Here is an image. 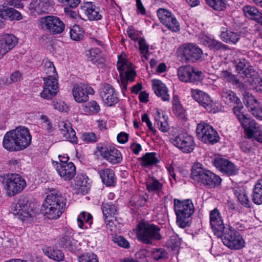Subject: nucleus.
Masks as SVG:
<instances>
[{"instance_id": "obj_56", "label": "nucleus", "mask_w": 262, "mask_h": 262, "mask_svg": "<svg viewBox=\"0 0 262 262\" xmlns=\"http://www.w3.org/2000/svg\"><path fill=\"white\" fill-rule=\"evenodd\" d=\"M99 136L92 132L85 133L82 135V139L87 143H94L97 141Z\"/></svg>"}, {"instance_id": "obj_55", "label": "nucleus", "mask_w": 262, "mask_h": 262, "mask_svg": "<svg viewBox=\"0 0 262 262\" xmlns=\"http://www.w3.org/2000/svg\"><path fill=\"white\" fill-rule=\"evenodd\" d=\"M209 48H210L211 50L216 51L220 50L225 51L228 50L229 47L228 46L223 44L220 41L215 40L213 38Z\"/></svg>"}, {"instance_id": "obj_50", "label": "nucleus", "mask_w": 262, "mask_h": 262, "mask_svg": "<svg viewBox=\"0 0 262 262\" xmlns=\"http://www.w3.org/2000/svg\"><path fill=\"white\" fill-rule=\"evenodd\" d=\"M168 253L163 248H155L151 251V256L156 260H161L167 258Z\"/></svg>"}, {"instance_id": "obj_13", "label": "nucleus", "mask_w": 262, "mask_h": 262, "mask_svg": "<svg viewBox=\"0 0 262 262\" xmlns=\"http://www.w3.org/2000/svg\"><path fill=\"white\" fill-rule=\"evenodd\" d=\"M157 13L161 23L166 27L173 32L179 31V23L170 11L160 8L157 10Z\"/></svg>"}, {"instance_id": "obj_23", "label": "nucleus", "mask_w": 262, "mask_h": 262, "mask_svg": "<svg viewBox=\"0 0 262 262\" xmlns=\"http://www.w3.org/2000/svg\"><path fill=\"white\" fill-rule=\"evenodd\" d=\"M58 127L66 139L73 143H77L78 142L77 137L76 136V133L72 127L71 123L68 121H60L58 123Z\"/></svg>"}, {"instance_id": "obj_64", "label": "nucleus", "mask_w": 262, "mask_h": 262, "mask_svg": "<svg viewBox=\"0 0 262 262\" xmlns=\"http://www.w3.org/2000/svg\"><path fill=\"white\" fill-rule=\"evenodd\" d=\"M147 195H140L134 199V201L136 202V206L138 207H142L144 206L147 200Z\"/></svg>"}, {"instance_id": "obj_61", "label": "nucleus", "mask_w": 262, "mask_h": 262, "mask_svg": "<svg viewBox=\"0 0 262 262\" xmlns=\"http://www.w3.org/2000/svg\"><path fill=\"white\" fill-rule=\"evenodd\" d=\"M174 210L177 215V224L180 227V200L174 199Z\"/></svg>"}, {"instance_id": "obj_26", "label": "nucleus", "mask_w": 262, "mask_h": 262, "mask_svg": "<svg viewBox=\"0 0 262 262\" xmlns=\"http://www.w3.org/2000/svg\"><path fill=\"white\" fill-rule=\"evenodd\" d=\"M221 75L225 81L231 83L238 89L243 93L244 97L248 94L246 85L241 82L235 75L232 74L231 72L227 70L223 71Z\"/></svg>"}, {"instance_id": "obj_63", "label": "nucleus", "mask_w": 262, "mask_h": 262, "mask_svg": "<svg viewBox=\"0 0 262 262\" xmlns=\"http://www.w3.org/2000/svg\"><path fill=\"white\" fill-rule=\"evenodd\" d=\"M139 49L141 54H147L149 52V46L144 38H140L139 41Z\"/></svg>"}, {"instance_id": "obj_62", "label": "nucleus", "mask_w": 262, "mask_h": 262, "mask_svg": "<svg viewBox=\"0 0 262 262\" xmlns=\"http://www.w3.org/2000/svg\"><path fill=\"white\" fill-rule=\"evenodd\" d=\"M114 241L118 246L124 248H128L129 247V244L128 241L125 239L123 236H119L115 237Z\"/></svg>"}, {"instance_id": "obj_41", "label": "nucleus", "mask_w": 262, "mask_h": 262, "mask_svg": "<svg viewBox=\"0 0 262 262\" xmlns=\"http://www.w3.org/2000/svg\"><path fill=\"white\" fill-rule=\"evenodd\" d=\"M43 251L50 258L56 261L62 260L64 257V254L60 250L54 249L53 247H46L43 249Z\"/></svg>"}, {"instance_id": "obj_9", "label": "nucleus", "mask_w": 262, "mask_h": 262, "mask_svg": "<svg viewBox=\"0 0 262 262\" xmlns=\"http://www.w3.org/2000/svg\"><path fill=\"white\" fill-rule=\"evenodd\" d=\"M117 65V69L120 73L122 92L124 95L127 90L128 82H132L134 81L136 73L132 69V63L128 61L118 62Z\"/></svg>"}, {"instance_id": "obj_51", "label": "nucleus", "mask_w": 262, "mask_h": 262, "mask_svg": "<svg viewBox=\"0 0 262 262\" xmlns=\"http://www.w3.org/2000/svg\"><path fill=\"white\" fill-rule=\"evenodd\" d=\"M245 78H247V81L252 83L254 79L257 77V73L254 71L252 67L248 66L243 72Z\"/></svg>"}, {"instance_id": "obj_11", "label": "nucleus", "mask_w": 262, "mask_h": 262, "mask_svg": "<svg viewBox=\"0 0 262 262\" xmlns=\"http://www.w3.org/2000/svg\"><path fill=\"white\" fill-rule=\"evenodd\" d=\"M44 85L43 90L40 93L41 97L50 99L56 95L59 91L57 79L52 75L48 76L43 78Z\"/></svg>"}, {"instance_id": "obj_15", "label": "nucleus", "mask_w": 262, "mask_h": 262, "mask_svg": "<svg viewBox=\"0 0 262 262\" xmlns=\"http://www.w3.org/2000/svg\"><path fill=\"white\" fill-rule=\"evenodd\" d=\"M97 148L100 155L113 164L119 163L122 160L121 152L114 147L98 145Z\"/></svg>"}, {"instance_id": "obj_53", "label": "nucleus", "mask_w": 262, "mask_h": 262, "mask_svg": "<svg viewBox=\"0 0 262 262\" xmlns=\"http://www.w3.org/2000/svg\"><path fill=\"white\" fill-rule=\"evenodd\" d=\"M235 104L236 105L233 108V112L238 120L241 122L246 117L241 111L244 106L241 100L235 103Z\"/></svg>"}, {"instance_id": "obj_45", "label": "nucleus", "mask_w": 262, "mask_h": 262, "mask_svg": "<svg viewBox=\"0 0 262 262\" xmlns=\"http://www.w3.org/2000/svg\"><path fill=\"white\" fill-rule=\"evenodd\" d=\"M243 12L247 17L256 21L261 13L254 7L246 6L243 8Z\"/></svg>"}, {"instance_id": "obj_17", "label": "nucleus", "mask_w": 262, "mask_h": 262, "mask_svg": "<svg viewBox=\"0 0 262 262\" xmlns=\"http://www.w3.org/2000/svg\"><path fill=\"white\" fill-rule=\"evenodd\" d=\"M100 96L104 103L109 106L116 104L119 100L114 88L110 84L102 85L100 90Z\"/></svg>"}, {"instance_id": "obj_6", "label": "nucleus", "mask_w": 262, "mask_h": 262, "mask_svg": "<svg viewBox=\"0 0 262 262\" xmlns=\"http://www.w3.org/2000/svg\"><path fill=\"white\" fill-rule=\"evenodd\" d=\"M231 226L222 231V235H216L222 238L223 244L231 249L238 250L244 247L245 242L240 234Z\"/></svg>"}, {"instance_id": "obj_37", "label": "nucleus", "mask_w": 262, "mask_h": 262, "mask_svg": "<svg viewBox=\"0 0 262 262\" xmlns=\"http://www.w3.org/2000/svg\"><path fill=\"white\" fill-rule=\"evenodd\" d=\"M253 202L257 205L262 204V178L258 180L253 189L252 195Z\"/></svg>"}, {"instance_id": "obj_5", "label": "nucleus", "mask_w": 262, "mask_h": 262, "mask_svg": "<svg viewBox=\"0 0 262 262\" xmlns=\"http://www.w3.org/2000/svg\"><path fill=\"white\" fill-rule=\"evenodd\" d=\"M191 177L195 181L208 188L217 186L222 181L220 177L210 171L199 167L192 170Z\"/></svg>"}, {"instance_id": "obj_8", "label": "nucleus", "mask_w": 262, "mask_h": 262, "mask_svg": "<svg viewBox=\"0 0 262 262\" xmlns=\"http://www.w3.org/2000/svg\"><path fill=\"white\" fill-rule=\"evenodd\" d=\"M13 213L23 221H31L35 217L36 212L25 198L19 199L12 208Z\"/></svg>"}, {"instance_id": "obj_33", "label": "nucleus", "mask_w": 262, "mask_h": 262, "mask_svg": "<svg viewBox=\"0 0 262 262\" xmlns=\"http://www.w3.org/2000/svg\"><path fill=\"white\" fill-rule=\"evenodd\" d=\"M99 174L104 184L106 186H114L116 182L114 171L110 168L101 170Z\"/></svg>"}, {"instance_id": "obj_46", "label": "nucleus", "mask_w": 262, "mask_h": 262, "mask_svg": "<svg viewBox=\"0 0 262 262\" xmlns=\"http://www.w3.org/2000/svg\"><path fill=\"white\" fill-rule=\"evenodd\" d=\"M70 37L72 40L79 41L82 40L84 37V31L78 25H75L71 29Z\"/></svg>"}, {"instance_id": "obj_16", "label": "nucleus", "mask_w": 262, "mask_h": 262, "mask_svg": "<svg viewBox=\"0 0 262 262\" xmlns=\"http://www.w3.org/2000/svg\"><path fill=\"white\" fill-rule=\"evenodd\" d=\"M194 211V205L191 200L181 201V228L190 226Z\"/></svg>"}, {"instance_id": "obj_59", "label": "nucleus", "mask_w": 262, "mask_h": 262, "mask_svg": "<svg viewBox=\"0 0 262 262\" xmlns=\"http://www.w3.org/2000/svg\"><path fill=\"white\" fill-rule=\"evenodd\" d=\"M172 111L177 116H180V102L179 96L174 95L172 99Z\"/></svg>"}, {"instance_id": "obj_2", "label": "nucleus", "mask_w": 262, "mask_h": 262, "mask_svg": "<svg viewBox=\"0 0 262 262\" xmlns=\"http://www.w3.org/2000/svg\"><path fill=\"white\" fill-rule=\"evenodd\" d=\"M48 189L49 193L41 207V211L49 219L56 220L65 210L66 199L56 189L51 188Z\"/></svg>"}, {"instance_id": "obj_1", "label": "nucleus", "mask_w": 262, "mask_h": 262, "mask_svg": "<svg viewBox=\"0 0 262 262\" xmlns=\"http://www.w3.org/2000/svg\"><path fill=\"white\" fill-rule=\"evenodd\" d=\"M31 142L29 130L24 127H18L7 132L4 136L3 146L10 151H20L27 148Z\"/></svg>"}, {"instance_id": "obj_58", "label": "nucleus", "mask_w": 262, "mask_h": 262, "mask_svg": "<svg viewBox=\"0 0 262 262\" xmlns=\"http://www.w3.org/2000/svg\"><path fill=\"white\" fill-rule=\"evenodd\" d=\"M44 71L48 76L52 75V77H54L56 75V70L54 64L53 62L49 61L45 62Z\"/></svg>"}, {"instance_id": "obj_44", "label": "nucleus", "mask_w": 262, "mask_h": 262, "mask_svg": "<svg viewBox=\"0 0 262 262\" xmlns=\"http://www.w3.org/2000/svg\"><path fill=\"white\" fill-rule=\"evenodd\" d=\"M146 186L149 191L158 192L162 188V184L154 177L149 178L147 180Z\"/></svg>"}, {"instance_id": "obj_18", "label": "nucleus", "mask_w": 262, "mask_h": 262, "mask_svg": "<svg viewBox=\"0 0 262 262\" xmlns=\"http://www.w3.org/2000/svg\"><path fill=\"white\" fill-rule=\"evenodd\" d=\"M72 92L74 99L78 103L86 101L88 100V95L94 94V91L91 87L82 83L74 85Z\"/></svg>"}, {"instance_id": "obj_29", "label": "nucleus", "mask_w": 262, "mask_h": 262, "mask_svg": "<svg viewBox=\"0 0 262 262\" xmlns=\"http://www.w3.org/2000/svg\"><path fill=\"white\" fill-rule=\"evenodd\" d=\"M52 8V2L50 0H35L30 5V9L38 13H48Z\"/></svg>"}, {"instance_id": "obj_32", "label": "nucleus", "mask_w": 262, "mask_h": 262, "mask_svg": "<svg viewBox=\"0 0 262 262\" xmlns=\"http://www.w3.org/2000/svg\"><path fill=\"white\" fill-rule=\"evenodd\" d=\"M168 117L165 113L160 110H157L155 114V123L157 124L159 130L165 133L169 129L167 123Z\"/></svg>"}, {"instance_id": "obj_12", "label": "nucleus", "mask_w": 262, "mask_h": 262, "mask_svg": "<svg viewBox=\"0 0 262 262\" xmlns=\"http://www.w3.org/2000/svg\"><path fill=\"white\" fill-rule=\"evenodd\" d=\"M212 163L221 172L227 176L235 175L238 172L237 167L233 163L221 156L215 157Z\"/></svg>"}, {"instance_id": "obj_21", "label": "nucleus", "mask_w": 262, "mask_h": 262, "mask_svg": "<svg viewBox=\"0 0 262 262\" xmlns=\"http://www.w3.org/2000/svg\"><path fill=\"white\" fill-rule=\"evenodd\" d=\"M210 223L211 228L216 235H222V231L227 227L225 226L221 214L217 209H214L210 211Z\"/></svg>"}, {"instance_id": "obj_19", "label": "nucleus", "mask_w": 262, "mask_h": 262, "mask_svg": "<svg viewBox=\"0 0 262 262\" xmlns=\"http://www.w3.org/2000/svg\"><path fill=\"white\" fill-rule=\"evenodd\" d=\"M203 79V74L201 71H195L189 65L181 66V81L198 82Z\"/></svg>"}, {"instance_id": "obj_31", "label": "nucleus", "mask_w": 262, "mask_h": 262, "mask_svg": "<svg viewBox=\"0 0 262 262\" xmlns=\"http://www.w3.org/2000/svg\"><path fill=\"white\" fill-rule=\"evenodd\" d=\"M76 193L85 194L88 193L90 185L88 183V178L84 175H78L75 179Z\"/></svg>"}, {"instance_id": "obj_4", "label": "nucleus", "mask_w": 262, "mask_h": 262, "mask_svg": "<svg viewBox=\"0 0 262 262\" xmlns=\"http://www.w3.org/2000/svg\"><path fill=\"white\" fill-rule=\"evenodd\" d=\"M0 181L4 184L7 193L10 196L20 193L26 186L25 180L17 173L1 176Z\"/></svg>"}, {"instance_id": "obj_36", "label": "nucleus", "mask_w": 262, "mask_h": 262, "mask_svg": "<svg viewBox=\"0 0 262 262\" xmlns=\"http://www.w3.org/2000/svg\"><path fill=\"white\" fill-rule=\"evenodd\" d=\"M77 222L79 227L88 229L91 227L93 223L92 215L88 212H81L77 217Z\"/></svg>"}, {"instance_id": "obj_40", "label": "nucleus", "mask_w": 262, "mask_h": 262, "mask_svg": "<svg viewBox=\"0 0 262 262\" xmlns=\"http://www.w3.org/2000/svg\"><path fill=\"white\" fill-rule=\"evenodd\" d=\"M222 98L223 100L229 105H235V103L240 101V99L235 93L231 90L227 89L223 91Z\"/></svg>"}, {"instance_id": "obj_47", "label": "nucleus", "mask_w": 262, "mask_h": 262, "mask_svg": "<svg viewBox=\"0 0 262 262\" xmlns=\"http://www.w3.org/2000/svg\"><path fill=\"white\" fill-rule=\"evenodd\" d=\"M207 4L216 11H223L226 8V0H205Z\"/></svg>"}, {"instance_id": "obj_10", "label": "nucleus", "mask_w": 262, "mask_h": 262, "mask_svg": "<svg viewBox=\"0 0 262 262\" xmlns=\"http://www.w3.org/2000/svg\"><path fill=\"white\" fill-rule=\"evenodd\" d=\"M196 133L198 137L206 143L214 144L217 143L220 139L217 132L204 122L198 124Z\"/></svg>"}, {"instance_id": "obj_30", "label": "nucleus", "mask_w": 262, "mask_h": 262, "mask_svg": "<svg viewBox=\"0 0 262 262\" xmlns=\"http://www.w3.org/2000/svg\"><path fill=\"white\" fill-rule=\"evenodd\" d=\"M71 233L70 232L61 237L58 241V244L68 251L74 252L77 249V241L73 238Z\"/></svg>"}, {"instance_id": "obj_14", "label": "nucleus", "mask_w": 262, "mask_h": 262, "mask_svg": "<svg viewBox=\"0 0 262 262\" xmlns=\"http://www.w3.org/2000/svg\"><path fill=\"white\" fill-rule=\"evenodd\" d=\"M182 56L181 60L194 62L200 59L203 54V51L199 47L192 43H185L181 47Z\"/></svg>"}, {"instance_id": "obj_22", "label": "nucleus", "mask_w": 262, "mask_h": 262, "mask_svg": "<svg viewBox=\"0 0 262 262\" xmlns=\"http://www.w3.org/2000/svg\"><path fill=\"white\" fill-rule=\"evenodd\" d=\"M191 95L192 98L207 111H211L213 102L207 94L198 89H192Z\"/></svg>"}, {"instance_id": "obj_39", "label": "nucleus", "mask_w": 262, "mask_h": 262, "mask_svg": "<svg viewBox=\"0 0 262 262\" xmlns=\"http://www.w3.org/2000/svg\"><path fill=\"white\" fill-rule=\"evenodd\" d=\"M233 191L235 195L237 198L238 201L242 205L247 208L250 207V201L244 189L239 187H236L233 189Z\"/></svg>"}, {"instance_id": "obj_57", "label": "nucleus", "mask_w": 262, "mask_h": 262, "mask_svg": "<svg viewBox=\"0 0 262 262\" xmlns=\"http://www.w3.org/2000/svg\"><path fill=\"white\" fill-rule=\"evenodd\" d=\"M80 262H98L96 255L93 253H88L79 257Z\"/></svg>"}, {"instance_id": "obj_48", "label": "nucleus", "mask_w": 262, "mask_h": 262, "mask_svg": "<svg viewBox=\"0 0 262 262\" xmlns=\"http://www.w3.org/2000/svg\"><path fill=\"white\" fill-rule=\"evenodd\" d=\"M82 110L85 113H97L100 106L95 101H92L82 105Z\"/></svg>"}, {"instance_id": "obj_25", "label": "nucleus", "mask_w": 262, "mask_h": 262, "mask_svg": "<svg viewBox=\"0 0 262 262\" xmlns=\"http://www.w3.org/2000/svg\"><path fill=\"white\" fill-rule=\"evenodd\" d=\"M54 167L60 177L65 181L71 180L76 174V167L72 162Z\"/></svg>"}, {"instance_id": "obj_27", "label": "nucleus", "mask_w": 262, "mask_h": 262, "mask_svg": "<svg viewBox=\"0 0 262 262\" xmlns=\"http://www.w3.org/2000/svg\"><path fill=\"white\" fill-rule=\"evenodd\" d=\"M80 9L90 20H98L101 19L102 17L98 9L91 2L85 3L81 7Z\"/></svg>"}, {"instance_id": "obj_38", "label": "nucleus", "mask_w": 262, "mask_h": 262, "mask_svg": "<svg viewBox=\"0 0 262 262\" xmlns=\"http://www.w3.org/2000/svg\"><path fill=\"white\" fill-rule=\"evenodd\" d=\"M155 152H147L140 158L141 165L142 167H148L156 165L158 162Z\"/></svg>"}, {"instance_id": "obj_3", "label": "nucleus", "mask_w": 262, "mask_h": 262, "mask_svg": "<svg viewBox=\"0 0 262 262\" xmlns=\"http://www.w3.org/2000/svg\"><path fill=\"white\" fill-rule=\"evenodd\" d=\"M160 230V228L157 225L141 221L137 227V236L141 242L150 244L153 240H159L162 238Z\"/></svg>"}, {"instance_id": "obj_35", "label": "nucleus", "mask_w": 262, "mask_h": 262, "mask_svg": "<svg viewBox=\"0 0 262 262\" xmlns=\"http://www.w3.org/2000/svg\"><path fill=\"white\" fill-rule=\"evenodd\" d=\"M195 143L193 137L185 133L181 137V151L185 153H190L193 151Z\"/></svg>"}, {"instance_id": "obj_42", "label": "nucleus", "mask_w": 262, "mask_h": 262, "mask_svg": "<svg viewBox=\"0 0 262 262\" xmlns=\"http://www.w3.org/2000/svg\"><path fill=\"white\" fill-rule=\"evenodd\" d=\"M220 36L223 41L233 44H235L240 38V35L238 33L234 32L231 30L223 32Z\"/></svg>"}, {"instance_id": "obj_20", "label": "nucleus", "mask_w": 262, "mask_h": 262, "mask_svg": "<svg viewBox=\"0 0 262 262\" xmlns=\"http://www.w3.org/2000/svg\"><path fill=\"white\" fill-rule=\"evenodd\" d=\"M17 43V39L13 34H5L0 36V59L12 50Z\"/></svg>"}, {"instance_id": "obj_24", "label": "nucleus", "mask_w": 262, "mask_h": 262, "mask_svg": "<svg viewBox=\"0 0 262 262\" xmlns=\"http://www.w3.org/2000/svg\"><path fill=\"white\" fill-rule=\"evenodd\" d=\"M245 106L249 111L257 119L262 120V108L257 100L252 95H246L244 97Z\"/></svg>"}, {"instance_id": "obj_7", "label": "nucleus", "mask_w": 262, "mask_h": 262, "mask_svg": "<svg viewBox=\"0 0 262 262\" xmlns=\"http://www.w3.org/2000/svg\"><path fill=\"white\" fill-rule=\"evenodd\" d=\"M40 27L51 34L56 35L61 34L65 28V25L58 17L48 15L38 19Z\"/></svg>"}, {"instance_id": "obj_28", "label": "nucleus", "mask_w": 262, "mask_h": 262, "mask_svg": "<svg viewBox=\"0 0 262 262\" xmlns=\"http://www.w3.org/2000/svg\"><path fill=\"white\" fill-rule=\"evenodd\" d=\"M152 85L157 96L161 97L163 101H169L170 97L168 94V89L164 83L161 80L154 79L152 80Z\"/></svg>"}, {"instance_id": "obj_43", "label": "nucleus", "mask_w": 262, "mask_h": 262, "mask_svg": "<svg viewBox=\"0 0 262 262\" xmlns=\"http://www.w3.org/2000/svg\"><path fill=\"white\" fill-rule=\"evenodd\" d=\"M240 122L245 129L248 137L251 136L253 132L257 130L256 123L254 120L245 117Z\"/></svg>"}, {"instance_id": "obj_52", "label": "nucleus", "mask_w": 262, "mask_h": 262, "mask_svg": "<svg viewBox=\"0 0 262 262\" xmlns=\"http://www.w3.org/2000/svg\"><path fill=\"white\" fill-rule=\"evenodd\" d=\"M88 58L90 61L95 63L98 62L101 57V51L98 48H94L90 50Z\"/></svg>"}, {"instance_id": "obj_60", "label": "nucleus", "mask_w": 262, "mask_h": 262, "mask_svg": "<svg viewBox=\"0 0 262 262\" xmlns=\"http://www.w3.org/2000/svg\"><path fill=\"white\" fill-rule=\"evenodd\" d=\"M248 64L245 59L237 60L235 63L236 71L238 73H241L248 66Z\"/></svg>"}, {"instance_id": "obj_54", "label": "nucleus", "mask_w": 262, "mask_h": 262, "mask_svg": "<svg viewBox=\"0 0 262 262\" xmlns=\"http://www.w3.org/2000/svg\"><path fill=\"white\" fill-rule=\"evenodd\" d=\"M167 245L171 250L177 251L178 252L179 251L180 241L178 236H172L171 238L168 241Z\"/></svg>"}, {"instance_id": "obj_49", "label": "nucleus", "mask_w": 262, "mask_h": 262, "mask_svg": "<svg viewBox=\"0 0 262 262\" xmlns=\"http://www.w3.org/2000/svg\"><path fill=\"white\" fill-rule=\"evenodd\" d=\"M21 18V14L18 11L12 8H6V12H4V19L20 20Z\"/></svg>"}, {"instance_id": "obj_34", "label": "nucleus", "mask_w": 262, "mask_h": 262, "mask_svg": "<svg viewBox=\"0 0 262 262\" xmlns=\"http://www.w3.org/2000/svg\"><path fill=\"white\" fill-rule=\"evenodd\" d=\"M101 209L103 216L107 225H110L112 222L110 220H106L108 217L114 216L118 213L117 206L112 202L103 203Z\"/></svg>"}]
</instances>
